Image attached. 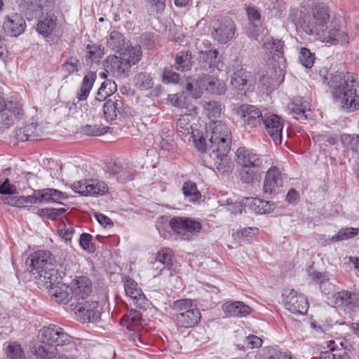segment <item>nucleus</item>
<instances>
[{"mask_svg":"<svg viewBox=\"0 0 359 359\" xmlns=\"http://www.w3.org/2000/svg\"><path fill=\"white\" fill-rule=\"evenodd\" d=\"M334 100L340 101L341 107L348 112L359 109V95L356 88L359 86L357 75L348 72L337 71L329 77L325 76Z\"/></svg>","mask_w":359,"mask_h":359,"instance_id":"nucleus-1","label":"nucleus"},{"mask_svg":"<svg viewBox=\"0 0 359 359\" xmlns=\"http://www.w3.org/2000/svg\"><path fill=\"white\" fill-rule=\"evenodd\" d=\"M55 260L49 250H39L32 253L26 260L28 271L43 287L50 286L58 278L57 271L52 268Z\"/></svg>","mask_w":359,"mask_h":359,"instance_id":"nucleus-2","label":"nucleus"},{"mask_svg":"<svg viewBox=\"0 0 359 359\" xmlns=\"http://www.w3.org/2000/svg\"><path fill=\"white\" fill-rule=\"evenodd\" d=\"M141 57L140 46H128L119 56H107L104 62V69L115 77L126 78L129 75L131 66L137 64Z\"/></svg>","mask_w":359,"mask_h":359,"instance_id":"nucleus-3","label":"nucleus"},{"mask_svg":"<svg viewBox=\"0 0 359 359\" xmlns=\"http://www.w3.org/2000/svg\"><path fill=\"white\" fill-rule=\"evenodd\" d=\"M211 133L209 138L211 151L228 154L231 149L232 140L229 127L222 121H212L210 123Z\"/></svg>","mask_w":359,"mask_h":359,"instance_id":"nucleus-4","label":"nucleus"},{"mask_svg":"<svg viewBox=\"0 0 359 359\" xmlns=\"http://www.w3.org/2000/svg\"><path fill=\"white\" fill-rule=\"evenodd\" d=\"M330 20V11L324 4H318L312 9V18L304 21L302 28L308 35L320 37Z\"/></svg>","mask_w":359,"mask_h":359,"instance_id":"nucleus-5","label":"nucleus"},{"mask_svg":"<svg viewBox=\"0 0 359 359\" xmlns=\"http://www.w3.org/2000/svg\"><path fill=\"white\" fill-rule=\"evenodd\" d=\"M41 340L46 344H53L57 346H67V351L74 349L77 351L76 343L73 337L66 333L63 328L56 325L44 326L41 330Z\"/></svg>","mask_w":359,"mask_h":359,"instance_id":"nucleus-6","label":"nucleus"},{"mask_svg":"<svg viewBox=\"0 0 359 359\" xmlns=\"http://www.w3.org/2000/svg\"><path fill=\"white\" fill-rule=\"evenodd\" d=\"M171 230L183 240H190L191 237L199 233L202 224L191 217L175 216L169 221Z\"/></svg>","mask_w":359,"mask_h":359,"instance_id":"nucleus-7","label":"nucleus"},{"mask_svg":"<svg viewBox=\"0 0 359 359\" xmlns=\"http://www.w3.org/2000/svg\"><path fill=\"white\" fill-rule=\"evenodd\" d=\"M212 36L219 43H226L235 34L236 25L229 17L214 19L211 22Z\"/></svg>","mask_w":359,"mask_h":359,"instance_id":"nucleus-8","label":"nucleus"},{"mask_svg":"<svg viewBox=\"0 0 359 359\" xmlns=\"http://www.w3.org/2000/svg\"><path fill=\"white\" fill-rule=\"evenodd\" d=\"M72 189L83 196H103L108 191L107 184L97 179L83 180L73 183Z\"/></svg>","mask_w":359,"mask_h":359,"instance_id":"nucleus-9","label":"nucleus"},{"mask_svg":"<svg viewBox=\"0 0 359 359\" xmlns=\"http://www.w3.org/2000/svg\"><path fill=\"white\" fill-rule=\"evenodd\" d=\"M334 304L345 312L351 313L359 309V291L342 290L334 294Z\"/></svg>","mask_w":359,"mask_h":359,"instance_id":"nucleus-10","label":"nucleus"},{"mask_svg":"<svg viewBox=\"0 0 359 359\" xmlns=\"http://www.w3.org/2000/svg\"><path fill=\"white\" fill-rule=\"evenodd\" d=\"M285 306L291 313L295 315L306 314L309 309V303L303 294H298L293 289L285 290Z\"/></svg>","mask_w":359,"mask_h":359,"instance_id":"nucleus-11","label":"nucleus"},{"mask_svg":"<svg viewBox=\"0 0 359 359\" xmlns=\"http://www.w3.org/2000/svg\"><path fill=\"white\" fill-rule=\"evenodd\" d=\"M125 292L133 301L137 308L146 310L149 306V301L142 293V289L137 283L130 277H125L123 279Z\"/></svg>","mask_w":359,"mask_h":359,"instance_id":"nucleus-12","label":"nucleus"},{"mask_svg":"<svg viewBox=\"0 0 359 359\" xmlns=\"http://www.w3.org/2000/svg\"><path fill=\"white\" fill-rule=\"evenodd\" d=\"M74 313L83 323L97 321L100 319L101 312L97 301H84L75 305Z\"/></svg>","mask_w":359,"mask_h":359,"instance_id":"nucleus-13","label":"nucleus"},{"mask_svg":"<svg viewBox=\"0 0 359 359\" xmlns=\"http://www.w3.org/2000/svg\"><path fill=\"white\" fill-rule=\"evenodd\" d=\"M263 124L266 133L275 144H280L282 143L283 128L282 118L275 114H265Z\"/></svg>","mask_w":359,"mask_h":359,"instance_id":"nucleus-14","label":"nucleus"},{"mask_svg":"<svg viewBox=\"0 0 359 359\" xmlns=\"http://www.w3.org/2000/svg\"><path fill=\"white\" fill-rule=\"evenodd\" d=\"M246 128H255L261 126L264 116L259 108L251 104H241L238 109Z\"/></svg>","mask_w":359,"mask_h":359,"instance_id":"nucleus-15","label":"nucleus"},{"mask_svg":"<svg viewBox=\"0 0 359 359\" xmlns=\"http://www.w3.org/2000/svg\"><path fill=\"white\" fill-rule=\"evenodd\" d=\"M27 25L23 17L18 13H13L4 17L2 29L6 36L18 37L25 32Z\"/></svg>","mask_w":359,"mask_h":359,"instance_id":"nucleus-16","label":"nucleus"},{"mask_svg":"<svg viewBox=\"0 0 359 359\" xmlns=\"http://www.w3.org/2000/svg\"><path fill=\"white\" fill-rule=\"evenodd\" d=\"M283 184V175L279 168L271 166L266 172L263 184L264 194L276 195Z\"/></svg>","mask_w":359,"mask_h":359,"instance_id":"nucleus-17","label":"nucleus"},{"mask_svg":"<svg viewBox=\"0 0 359 359\" xmlns=\"http://www.w3.org/2000/svg\"><path fill=\"white\" fill-rule=\"evenodd\" d=\"M127 106L121 97L114 96L109 98L102 104L103 117L107 121H112L118 116H123Z\"/></svg>","mask_w":359,"mask_h":359,"instance_id":"nucleus-18","label":"nucleus"},{"mask_svg":"<svg viewBox=\"0 0 359 359\" xmlns=\"http://www.w3.org/2000/svg\"><path fill=\"white\" fill-rule=\"evenodd\" d=\"M236 161L241 167L261 168L264 159L261 155L246 147H240L236 152Z\"/></svg>","mask_w":359,"mask_h":359,"instance_id":"nucleus-19","label":"nucleus"},{"mask_svg":"<svg viewBox=\"0 0 359 359\" xmlns=\"http://www.w3.org/2000/svg\"><path fill=\"white\" fill-rule=\"evenodd\" d=\"M196 83L200 91L205 90L212 94L222 95L226 89L223 81L207 74L199 76Z\"/></svg>","mask_w":359,"mask_h":359,"instance_id":"nucleus-20","label":"nucleus"},{"mask_svg":"<svg viewBox=\"0 0 359 359\" xmlns=\"http://www.w3.org/2000/svg\"><path fill=\"white\" fill-rule=\"evenodd\" d=\"M229 70L233 72L231 79V85L234 89L240 91L241 95H245V91H243L248 83V72L243 69L241 62L238 60L233 62V64L229 66Z\"/></svg>","mask_w":359,"mask_h":359,"instance_id":"nucleus-21","label":"nucleus"},{"mask_svg":"<svg viewBox=\"0 0 359 359\" xmlns=\"http://www.w3.org/2000/svg\"><path fill=\"white\" fill-rule=\"evenodd\" d=\"M45 287L48 289L50 295L59 304H67L74 299L70 285L61 283L59 278L50 286Z\"/></svg>","mask_w":359,"mask_h":359,"instance_id":"nucleus-22","label":"nucleus"},{"mask_svg":"<svg viewBox=\"0 0 359 359\" xmlns=\"http://www.w3.org/2000/svg\"><path fill=\"white\" fill-rule=\"evenodd\" d=\"M70 288L75 300L84 299L92 291L91 281L86 276H79L71 282Z\"/></svg>","mask_w":359,"mask_h":359,"instance_id":"nucleus-23","label":"nucleus"},{"mask_svg":"<svg viewBox=\"0 0 359 359\" xmlns=\"http://www.w3.org/2000/svg\"><path fill=\"white\" fill-rule=\"evenodd\" d=\"M191 114L182 115L177 120L176 128L177 133L184 141L191 142V138L194 137L195 133L199 135L198 130H194L191 121L194 120Z\"/></svg>","mask_w":359,"mask_h":359,"instance_id":"nucleus-24","label":"nucleus"},{"mask_svg":"<svg viewBox=\"0 0 359 359\" xmlns=\"http://www.w3.org/2000/svg\"><path fill=\"white\" fill-rule=\"evenodd\" d=\"M201 314L198 309H189L175 314V320L178 327L189 328L196 325L201 320Z\"/></svg>","mask_w":359,"mask_h":359,"instance_id":"nucleus-25","label":"nucleus"},{"mask_svg":"<svg viewBox=\"0 0 359 359\" xmlns=\"http://www.w3.org/2000/svg\"><path fill=\"white\" fill-rule=\"evenodd\" d=\"M24 113L20 103L18 101L8 100L5 104V108L1 112L2 119L5 125L13 124L14 120H19Z\"/></svg>","mask_w":359,"mask_h":359,"instance_id":"nucleus-26","label":"nucleus"},{"mask_svg":"<svg viewBox=\"0 0 359 359\" xmlns=\"http://www.w3.org/2000/svg\"><path fill=\"white\" fill-rule=\"evenodd\" d=\"M222 310L226 317H245L252 311L248 305L240 301L226 302L222 305Z\"/></svg>","mask_w":359,"mask_h":359,"instance_id":"nucleus-27","label":"nucleus"},{"mask_svg":"<svg viewBox=\"0 0 359 359\" xmlns=\"http://www.w3.org/2000/svg\"><path fill=\"white\" fill-rule=\"evenodd\" d=\"M219 51L217 49L199 50L198 60L201 66L205 70L219 69L220 60L218 57Z\"/></svg>","mask_w":359,"mask_h":359,"instance_id":"nucleus-28","label":"nucleus"},{"mask_svg":"<svg viewBox=\"0 0 359 359\" xmlns=\"http://www.w3.org/2000/svg\"><path fill=\"white\" fill-rule=\"evenodd\" d=\"M31 352L34 359H55L58 355L57 348L54 345L41 341L31 348Z\"/></svg>","mask_w":359,"mask_h":359,"instance_id":"nucleus-29","label":"nucleus"},{"mask_svg":"<svg viewBox=\"0 0 359 359\" xmlns=\"http://www.w3.org/2000/svg\"><path fill=\"white\" fill-rule=\"evenodd\" d=\"M287 108L294 118L301 121L307 120L311 112L309 103L302 98L295 99Z\"/></svg>","mask_w":359,"mask_h":359,"instance_id":"nucleus-30","label":"nucleus"},{"mask_svg":"<svg viewBox=\"0 0 359 359\" xmlns=\"http://www.w3.org/2000/svg\"><path fill=\"white\" fill-rule=\"evenodd\" d=\"M175 253L171 248H162L156 254L154 265L161 264L163 267L160 269L162 273L164 270L170 271L174 264Z\"/></svg>","mask_w":359,"mask_h":359,"instance_id":"nucleus-31","label":"nucleus"},{"mask_svg":"<svg viewBox=\"0 0 359 359\" xmlns=\"http://www.w3.org/2000/svg\"><path fill=\"white\" fill-rule=\"evenodd\" d=\"M57 25V18L54 13H46L37 23V32L44 37L50 36Z\"/></svg>","mask_w":359,"mask_h":359,"instance_id":"nucleus-32","label":"nucleus"},{"mask_svg":"<svg viewBox=\"0 0 359 359\" xmlns=\"http://www.w3.org/2000/svg\"><path fill=\"white\" fill-rule=\"evenodd\" d=\"M317 38L321 39L323 42L331 44L345 43L348 41V34L345 32L337 27H333L327 32L324 29L321 36Z\"/></svg>","mask_w":359,"mask_h":359,"instance_id":"nucleus-33","label":"nucleus"},{"mask_svg":"<svg viewBox=\"0 0 359 359\" xmlns=\"http://www.w3.org/2000/svg\"><path fill=\"white\" fill-rule=\"evenodd\" d=\"M116 90V85L114 81L110 80L104 81L102 84L98 91L97 92L96 96L94 100L92 102V104L94 106H100L102 102H105Z\"/></svg>","mask_w":359,"mask_h":359,"instance_id":"nucleus-34","label":"nucleus"},{"mask_svg":"<svg viewBox=\"0 0 359 359\" xmlns=\"http://www.w3.org/2000/svg\"><path fill=\"white\" fill-rule=\"evenodd\" d=\"M219 153L217 151H211L210 157L215 161V166L220 174L231 172L233 170V164L231 160L227 157L228 154Z\"/></svg>","mask_w":359,"mask_h":359,"instance_id":"nucleus-35","label":"nucleus"},{"mask_svg":"<svg viewBox=\"0 0 359 359\" xmlns=\"http://www.w3.org/2000/svg\"><path fill=\"white\" fill-rule=\"evenodd\" d=\"M246 205L250 210L257 214L269 213L275 208L274 203L260 199L259 198H247Z\"/></svg>","mask_w":359,"mask_h":359,"instance_id":"nucleus-36","label":"nucleus"},{"mask_svg":"<svg viewBox=\"0 0 359 359\" xmlns=\"http://www.w3.org/2000/svg\"><path fill=\"white\" fill-rule=\"evenodd\" d=\"M312 280L319 285L321 292L325 294H330L334 291V285L330 282L327 273L313 271L310 273Z\"/></svg>","mask_w":359,"mask_h":359,"instance_id":"nucleus-37","label":"nucleus"},{"mask_svg":"<svg viewBox=\"0 0 359 359\" xmlns=\"http://www.w3.org/2000/svg\"><path fill=\"white\" fill-rule=\"evenodd\" d=\"M96 78V74L93 72H88L83 76L81 88L76 93V98L79 101H83L87 99Z\"/></svg>","mask_w":359,"mask_h":359,"instance_id":"nucleus-38","label":"nucleus"},{"mask_svg":"<svg viewBox=\"0 0 359 359\" xmlns=\"http://www.w3.org/2000/svg\"><path fill=\"white\" fill-rule=\"evenodd\" d=\"M36 128L37 126L33 123L27 124L16 130L15 138L21 142L34 140L38 137Z\"/></svg>","mask_w":359,"mask_h":359,"instance_id":"nucleus-39","label":"nucleus"},{"mask_svg":"<svg viewBox=\"0 0 359 359\" xmlns=\"http://www.w3.org/2000/svg\"><path fill=\"white\" fill-rule=\"evenodd\" d=\"M175 68L181 72L191 69L192 66V55L190 51H180L175 58Z\"/></svg>","mask_w":359,"mask_h":359,"instance_id":"nucleus-40","label":"nucleus"},{"mask_svg":"<svg viewBox=\"0 0 359 359\" xmlns=\"http://www.w3.org/2000/svg\"><path fill=\"white\" fill-rule=\"evenodd\" d=\"M335 342L332 340L329 341V351L320 353V359H348L346 351L343 348L335 347Z\"/></svg>","mask_w":359,"mask_h":359,"instance_id":"nucleus-41","label":"nucleus"},{"mask_svg":"<svg viewBox=\"0 0 359 359\" xmlns=\"http://www.w3.org/2000/svg\"><path fill=\"white\" fill-rule=\"evenodd\" d=\"M182 191L185 198L189 202H196L201 197V194L198 191L196 184L191 180L184 183Z\"/></svg>","mask_w":359,"mask_h":359,"instance_id":"nucleus-42","label":"nucleus"},{"mask_svg":"<svg viewBox=\"0 0 359 359\" xmlns=\"http://www.w3.org/2000/svg\"><path fill=\"white\" fill-rule=\"evenodd\" d=\"M23 4L27 10L41 13L43 8L53 7L55 0H23Z\"/></svg>","mask_w":359,"mask_h":359,"instance_id":"nucleus-43","label":"nucleus"},{"mask_svg":"<svg viewBox=\"0 0 359 359\" xmlns=\"http://www.w3.org/2000/svg\"><path fill=\"white\" fill-rule=\"evenodd\" d=\"M124 36L118 31L114 30L110 33L109 39L107 41V46L111 50L120 52L124 48Z\"/></svg>","mask_w":359,"mask_h":359,"instance_id":"nucleus-44","label":"nucleus"},{"mask_svg":"<svg viewBox=\"0 0 359 359\" xmlns=\"http://www.w3.org/2000/svg\"><path fill=\"white\" fill-rule=\"evenodd\" d=\"M135 86L140 90H146L154 86L153 79L150 74L146 72H140L134 77Z\"/></svg>","mask_w":359,"mask_h":359,"instance_id":"nucleus-45","label":"nucleus"},{"mask_svg":"<svg viewBox=\"0 0 359 359\" xmlns=\"http://www.w3.org/2000/svg\"><path fill=\"white\" fill-rule=\"evenodd\" d=\"M283 41L278 39H274L273 37H271L270 39L265 41L262 46L264 49L269 50L270 53H273L278 57H280L283 54Z\"/></svg>","mask_w":359,"mask_h":359,"instance_id":"nucleus-46","label":"nucleus"},{"mask_svg":"<svg viewBox=\"0 0 359 359\" xmlns=\"http://www.w3.org/2000/svg\"><path fill=\"white\" fill-rule=\"evenodd\" d=\"M67 210V209L64 208H46L38 209L36 214L41 217H46L51 220H55L58 217L65 214Z\"/></svg>","mask_w":359,"mask_h":359,"instance_id":"nucleus-47","label":"nucleus"},{"mask_svg":"<svg viewBox=\"0 0 359 359\" xmlns=\"http://www.w3.org/2000/svg\"><path fill=\"white\" fill-rule=\"evenodd\" d=\"M359 233V228L347 227L340 229L331 238L332 242H338L355 237Z\"/></svg>","mask_w":359,"mask_h":359,"instance_id":"nucleus-48","label":"nucleus"},{"mask_svg":"<svg viewBox=\"0 0 359 359\" xmlns=\"http://www.w3.org/2000/svg\"><path fill=\"white\" fill-rule=\"evenodd\" d=\"M80 69L79 60L75 56L69 57L62 64V71L66 73L67 76L77 73Z\"/></svg>","mask_w":359,"mask_h":359,"instance_id":"nucleus-49","label":"nucleus"},{"mask_svg":"<svg viewBox=\"0 0 359 359\" xmlns=\"http://www.w3.org/2000/svg\"><path fill=\"white\" fill-rule=\"evenodd\" d=\"M8 359H26L23 350L17 341L11 342L6 350Z\"/></svg>","mask_w":359,"mask_h":359,"instance_id":"nucleus-50","label":"nucleus"},{"mask_svg":"<svg viewBox=\"0 0 359 359\" xmlns=\"http://www.w3.org/2000/svg\"><path fill=\"white\" fill-rule=\"evenodd\" d=\"M204 108L207 116L210 119L217 118L220 116L222 106L219 102L209 101L204 104Z\"/></svg>","mask_w":359,"mask_h":359,"instance_id":"nucleus-51","label":"nucleus"},{"mask_svg":"<svg viewBox=\"0 0 359 359\" xmlns=\"http://www.w3.org/2000/svg\"><path fill=\"white\" fill-rule=\"evenodd\" d=\"M299 60L304 67L310 69L313 66L315 54L306 48H302L299 54Z\"/></svg>","mask_w":359,"mask_h":359,"instance_id":"nucleus-52","label":"nucleus"},{"mask_svg":"<svg viewBox=\"0 0 359 359\" xmlns=\"http://www.w3.org/2000/svg\"><path fill=\"white\" fill-rule=\"evenodd\" d=\"M259 168H252L248 167H242L239 175L242 182L245 184H251L257 177V172L256 170Z\"/></svg>","mask_w":359,"mask_h":359,"instance_id":"nucleus-53","label":"nucleus"},{"mask_svg":"<svg viewBox=\"0 0 359 359\" xmlns=\"http://www.w3.org/2000/svg\"><path fill=\"white\" fill-rule=\"evenodd\" d=\"M93 236L88 233H83L80 235L79 245L81 248L90 253H93L96 248L95 244L92 242Z\"/></svg>","mask_w":359,"mask_h":359,"instance_id":"nucleus-54","label":"nucleus"},{"mask_svg":"<svg viewBox=\"0 0 359 359\" xmlns=\"http://www.w3.org/2000/svg\"><path fill=\"white\" fill-rule=\"evenodd\" d=\"M257 228L243 227L238 229L233 236L236 239H238L241 242L243 240L251 239L257 233Z\"/></svg>","mask_w":359,"mask_h":359,"instance_id":"nucleus-55","label":"nucleus"},{"mask_svg":"<svg viewBox=\"0 0 359 359\" xmlns=\"http://www.w3.org/2000/svg\"><path fill=\"white\" fill-rule=\"evenodd\" d=\"M147 6H149L150 15H154V12L156 13L161 14L165 8V0H146Z\"/></svg>","mask_w":359,"mask_h":359,"instance_id":"nucleus-56","label":"nucleus"},{"mask_svg":"<svg viewBox=\"0 0 359 359\" xmlns=\"http://www.w3.org/2000/svg\"><path fill=\"white\" fill-rule=\"evenodd\" d=\"M192 300L190 299H180L174 301L172 304V309L178 313L191 309Z\"/></svg>","mask_w":359,"mask_h":359,"instance_id":"nucleus-57","label":"nucleus"},{"mask_svg":"<svg viewBox=\"0 0 359 359\" xmlns=\"http://www.w3.org/2000/svg\"><path fill=\"white\" fill-rule=\"evenodd\" d=\"M87 50H88V57L89 59H90L92 61L95 60H99L101 58L104 54L103 48L100 45L97 46L95 44L93 45H88L87 46Z\"/></svg>","mask_w":359,"mask_h":359,"instance_id":"nucleus-58","label":"nucleus"},{"mask_svg":"<svg viewBox=\"0 0 359 359\" xmlns=\"http://www.w3.org/2000/svg\"><path fill=\"white\" fill-rule=\"evenodd\" d=\"M180 79L179 74L173 72L172 69L165 68L162 75L163 83H177Z\"/></svg>","mask_w":359,"mask_h":359,"instance_id":"nucleus-59","label":"nucleus"},{"mask_svg":"<svg viewBox=\"0 0 359 359\" xmlns=\"http://www.w3.org/2000/svg\"><path fill=\"white\" fill-rule=\"evenodd\" d=\"M142 320H136L135 318H122L121 323L128 330H137L142 326Z\"/></svg>","mask_w":359,"mask_h":359,"instance_id":"nucleus-60","label":"nucleus"},{"mask_svg":"<svg viewBox=\"0 0 359 359\" xmlns=\"http://www.w3.org/2000/svg\"><path fill=\"white\" fill-rule=\"evenodd\" d=\"M20 208H29L32 204L39 203V200L35 190L31 196H20Z\"/></svg>","mask_w":359,"mask_h":359,"instance_id":"nucleus-61","label":"nucleus"},{"mask_svg":"<svg viewBox=\"0 0 359 359\" xmlns=\"http://www.w3.org/2000/svg\"><path fill=\"white\" fill-rule=\"evenodd\" d=\"M37 196L39 203H53L50 189H43L41 190H35Z\"/></svg>","mask_w":359,"mask_h":359,"instance_id":"nucleus-62","label":"nucleus"},{"mask_svg":"<svg viewBox=\"0 0 359 359\" xmlns=\"http://www.w3.org/2000/svg\"><path fill=\"white\" fill-rule=\"evenodd\" d=\"M81 132L88 136H98L102 134L100 128L96 125H86L81 128Z\"/></svg>","mask_w":359,"mask_h":359,"instance_id":"nucleus-63","label":"nucleus"},{"mask_svg":"<svg viewBox=\"0 0 359 359\" xmlns=\"http://www.w3.org/2000/svg\"><path fill=\"white\" fill-rule=\"evenodd\" d=\"M74 233V228L71 226H67L65 224H64L63 227H60L58 230L59 236L66 241H71Z\"/></svg>","mask_w":359,"mask_h":359,"instance_id":"nucleus-64","label":"nucleus"}]
</instances>
